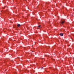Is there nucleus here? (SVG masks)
Returning <instances> with one entry per match:
<instances>
[{
  "label": "nucleus",
  "mask_w": 74,
  "mask_h": 74,
  "mask_svg": "<svg viewBox=\"0 0 74 74\" xmlns=\"http://www.w3.org/2000/svg\"><path fill=\"white\" fill-rule=\"evenodd\" d=\"M60 36H63V34L62 33H60Z\"/></svg>",
  "instance_id": "f257e3e1"
},
{
  "label": "nucleus",
  "mask_w": 74,
  "mask_h": 74,
  "mask_svg": "<svg viewBox=\"0 0 74 74\" xmlns=\"http://www.w3.org/2000/svg\"><path fill=\"white\" fill-rule=\"evenodd\" d=\"M64 23V21H62V22H61V23L62 24H63Z\"/></svg>",
  "instance_id": "f03ea898"
},
{
  "label": "nucleus",
  "mask_w": 74,
  "mask_h": 74,
  "mask_svg": "<svg viewBox=\"0 0 74 74\" xmlns=\"http://www.w3.org/2000/svg\"><path fill=\"white\" fill-rule=\"evenodd\" d=\"M18 27H20L21 26V25L18 24L17 25Z\"/></svg>",
  "instance_id": "7ed1b4c3"
},
{
  "label": "nucleus",
  "mask_w": 74,
  "mask_h": 74,
  "mask_svg": "<svg viewBox=\"0 0 74 74\" xmlns=\"http://www.w3.org/2000/svg\"><path fill=\"white\" fill-rule=\"evenodd\" d=\"M16 27V25H14L13 26V28H15Z\"/></svg>",
  "instance_id": "20e7f679"
},
{
  "label": "nucleus",
  "mask_w": 74,
  "mask_h": 74,
  "mask_svg": "<svg viewBox=\"0 0 74 74\" xmlns=\"http://www.w3.org/2000/svg\"><path fill=\"white\" fill-rule=\"evenodd\" d=\"M38 27H40V25H39V26H38Z\"/></svg>",
  "instance_id": "39448f33"
},
{
  "label": "nucleus",
  "mask_w": 74,
  "mask_h": 74,
  "mask_svg": "<svg viewBox=\"0 0 74 74\" xmlns=\"http://www.w3.org/2000/svg\"><path fill=\"white\" fill-rule=\"evenodd\" d=\"M43 69V67H42V69Z\"/></svg>",
  "instance_id": "423d86ee"
},
{
  "label": "nucleus",
  "mask_w": 74,
  "mask_h": 74,
  "mask_svg": "<svg viewBox=\"0 0 74 74\" xmlns=\"http://www.w3.org/2000/svg\"><path fill=\"white\" fill-rule=\"evenodd\" d=\"M34 51H32V52H33Z\"/></svg>",
  "instance_id": "0eeeda50"
}]
</instances>
